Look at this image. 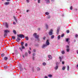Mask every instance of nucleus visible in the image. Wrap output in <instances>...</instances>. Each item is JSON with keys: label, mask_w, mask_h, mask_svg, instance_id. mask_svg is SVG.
Returning <instances> with one entry per match:
<instances>
[{"label": "nucleus", "mask_w": 78, "mask_h": 78, "mask_svg": "<svg viewBox=\"0 0 78 78\" xmlns=\"http://www.w3.org/2000/svg\"><path fill=\"white\" fill-rule=\"evenodd\" d=\"M25 46H26V47H27V46H28V44L27 43H26L25 44Z\"/></svg>", "instance_id": "37998d69"}, {"label": "nucleus", "mask_w": 78, "mask_h": 78, "mask_svg": "<svg viewBox=\"0 0 78 78\" xmlns=\"http://www.w3.org/2000/svg\"><path fill=\"white\" fill-rule=\"evenodd\" d=\"M58 39H60V35H58Z\"/></svg>", "instance_id": "c9c22d12"}, {"label": "nucleus", "mask_w": 78, "mask_h": 78, "mask_svg": "<svg viewBox=\"0 0 78 78\" xmlns=\"http://www.w3.org/2000/svg\"><path fill=\"white\" fill-rule=\"evenodd\" d=\"M48 25H47V24H46V29H47V30L48 29Z\"/></svg>", "instance_id": "7c9ffc66"}, {"label": "nucleus", "mask_w": 78, "mask_h": 78, "mask_svg": "<svg viewBox=\"0 0 78 78\" xmlns=\"http://www.w3.org/2000/svg\"><path fill=\"white\" fill-rule=\"evenodd\" d=\"M46 45H47V46L50 45V43L49 42V40H47L46 42Z\"/></svg>", "instance_id": "423d86ee"}, {"label": "nucleus", "mask_w": 78, "mask_h": 78, "mask_svg": "<svg viewBox=\"0 0 78 78\" xmlns=\"http://www.w3.org/2000/svg\"><path fill=\"white\" fill-rule=\"evenodd\" d=\"M49 13H48V12H46L45 13V14H46V15H49Z\"/></svg>", "instance_id": "bb28decb"}, {"label": "nucleus", "mask_w": 78, "mask_h": 78, "mask_svg": "<svg viewBox=\"0 0 78 78\" xmlns=\"http://www.w3.org/2000/svg\"><path fill=\"white\" fill-rule=\"evenodd\" d=\"M62 64H64V62H62Z\"/></svg>", "instance_id": "5fc2aeb1"}, {"label": "nucleus", "mask_w": 78, "mask_h": 78, "mask_svg": "<svg viewBox=\"0 0 78 78\" xmlns=\"http://www.w3.org/2000/svg\"><path fill=\"white\" fill-rule=\"evenodd\" d=\"M66 48H67L66 49V51L67 52H69L70 50V49L69 48V46L68 45H67L66 46Z\"/></svg>", "instance_id": "39448f33"}, {"label": "nucleus", "mask_w": 78, "mask_h": 78, "mask_svg": "<svg viewBox=\"0 0 78 78\" xmlns=\"http://www.w3.org/2000/svg\"><path fill=\"white\" fill-rule=\"evenodd\" d=\"M37 70L38 71L40 70H41V69L39 67L37 68Z\"/></svg>", "instance_id": "2f4dec72"}, {"label": "nucleus", "mask_w": 78, "mask_h": 78, "mask_svg": "<svg viewBox=\"0 0 78 78\" xmlns=\"http://www.w3.org/2000/svg\"><path fill=\"white\" fill-rule=\"evenodd\" d=\"M75 36H76V37H78V35L77 34H76L75 35Z\"/></svg>", "instance_id": "6e6d98bb"}, {"label": "nucleus", "mask_w": 78, "mask_h": 78, "mask_svg": "<svg viewBox=\"0 0 78 78\" xmlns=\"http://www.w3.org/2000/svg\"><path fill=\"white\" fill-rule=\"evenodd\" d=\"M25 38L26 40H27V41H28V36L26 37H25Z\"/></svg>", "instance_id": "c85d7f7f"}, {"label": "nucleus", "mask_w": 78, "mask_h": 78, "mask_svg": "<svg viewBox=\"0 0 78 78\" xmlns=\"http://www.w3.org/2000/svg\"><path fill=\"white\" fill-rule=\"evenodd\" d=\"M64 34H62L61 36V37H64Z\"/></svg>", "instance_id": "f704fd0d"}, {"label": "nucleus", "mask_w": 78, "mask_h": 78, "mask_svg": "<svg viewBox=\"0 0 78 78\" xmlns=\"http://www.w3.org/2000/svg\"><path fill=\"white\" fill-rule=\"evenodd\" d=\"M59 59H60V62H61L62 61V58H61V56L59 57Z\"/></svg>", "instance_id": "6ab92c4d"}, {"label": "nucleus", "mask_w": 78, "mask_h": 78, "mask_svg": "<svg viewBox=\"0 0 78 78\" xmlns=\"http://www.w3.org/2000/svg\"><path fill=\"white\" fill-rule=\"evenodd\" d=\"M5 5H9V2H7L5 3Z\"/></svg>", "instance_id": "5701e85b"}, {"label": "nucleus", "mask_w": 78, "mask_h": 78, "mask_svg": "<svg viewBox=\"0 0 78 78\" xmlns=\"http://www.w3.org/2000/svg\"><path fill=\"white\" fill-rule=\"evenodd\" d=\"M13 25H16V23L15 22H13Z\"/></svg>", "instance_id": "4c0bfd02"}, {"label": "nucleus", "mask_w": 78, "mask_h": 78, "mask_svg": "<svg viewBox=\"0 0 78 78\" xmlns=\"http://www.w3.org/2000/svg\"><path fill=\"white\" fill-rule=\"evenodd\" d=\"M35 55L36 54H35V53H33V55L34 56H35Z\"/></svg>", "instance_id": "864d4df0"}, {"label": "nucleus", "mask_w": 78, "mask_h": 78, "mask_svg": "<svg viewBox=\"0 0 78 78\" xmlns=\"http://www.w3.org/2000/svg\"><path fill=\"white\" fill-rule=\"evenodd\" d=\"M25 56H26V57L27 56H28V53H27V52H26L25 53Z\"/></svg>", "instance_id": "393cba45"}, {"label": "nucleus", "mask_w": 78, "mask_h": 78, "mask_svg": "<svg viewBox=\"0 0 78 78\" xmlns=\"http://www.w3.org/2000/svg\"><path fill=\"white\" fill-rule=\"evenodd\" d=\"M28 11H29V10H27V12H28Z\"/></svg>", "instance_id": "0e129e2a"}, {"label": "nucleus", "mask_w": 78, "mask_h": 78, "mask_svg": "<svg viewBox=\"0 0 78 78\" xmlns=\"http://www.w3.org/2000/svg\"><path fill=\"white\" fill-rule=\"evenodd\" d=\"M16 22H17V19L15 20Z\"/></svg>", "instance_id": "bf43d9fd"}, {"label": "nucleus", "mask_w": 78, "mask_h": 78, "mask_svg": "<svg viewBox=\"0 0 78 78\" xmlns=\"http://www.w3.org/2000/svg\"><path fill=\"white\" fill-rule=\"evenodd\" d=\"M43 65L44 66H45V65H46V63H45V62H44L43 63Z\"/></svg>", "instance_id": "ea45409f"}, {"label": "nucleus", "mask_w": 78, "mask_h": 78, "mask_svg": "<svg viewBox=\"0 0 78 78\" xmlns=\"http://www.w3.org/2000/svg\"><path fill=\"white\" fill-rule=\"evenodd\" d=\"M33 60H34V57L33 56L32 58Z\"/></svg>", "instance_id": "3c124183"}, {"label": "nucleus", "mask_w": 78, "mask_h": 78, "mask_svg": "<svg viewBox=\"0 0 78 78\" xmlns=\"http://www.w3.org/2000/svg\"><path fill=\"white\" fill-rule=\"evenodd\" d=\"M73 9V7H72V6H71L70 7V10H72Z\"/></svg>", "instance_id": "72a5a7b5"}, {"label": "nucleus", "mask_w": 78, "mask_h": 78, "mask_svg": "<svg viewBox=\"0 0 78 78\" xmlns=\"http://www.w3.org/2000/svg\"><path fill=\"white\" fill-rule=\"evenodd\" d=\"M28 52L29 54H31V51H28Z\"/></svg>", "instance_id": "49530a36"}, {"label": "nucleus", "mask_w": 78, "mask_h": 78, "mask_svg": "<svg viewBox=\"0 0 78 78\" xmlns=\"http://www.w3.org/2000/svg\"><path fill=\"white\" fill-rule=\"evenodd\" d=\"M16 38V37L15 36H12V39L14 40Z\"/></svg>", "instance_id": "aec40b11"}, {"label": "nucleus", "mask_w": 78, "mask_h": 78, "mask_svg": "<svg viewBox=\"0 0 78 78\" xmlns=\"http://www.w3.org/2000/svg\"><path fill=\"white\" fill-rule=\"evenodd\" d=\"M48 76H49V77H52V75H51V74H49L48 75Z\"/></svg>", "instance_id": "c756f323"}, {"label": "nucleus", "mask_w": 78, "mask_h": 78, "mask_svg": "<svg viewBox=\"0 0 78 78\" xmlns=\"http://www.w3.org/2000/svg\"><path fill=\"white\" fill-rule=\"evenodd\" d=\"M13 17L14 18V19H15V20H16V17H15V16H13Z\"/></svg>", "instance_id": "09e8293b"}, {"label": "nucleus", "mask_w": 78, "mask_h": 78, "mask_svg": "<svg viewBox=\"0 0 78 78\" xmlns=\"http://www.w3.org/2000/svg\"><path fill=\"white\" fill-rule=\"evenodd\" d=\"M29 49H30V50H31V48H29Z\"/></svg>", "instance_id": "69168bd1"}, {"label": "nucleus", "mask_w": 78, "mask_h": 78, "mask_svg": "<svg viewBox=\"0 0 78 78\" xmlns=\"http://www.w3.org/2000/svg\"><path fill=\"white\" fill-rule=\"evenodd\" d=\"M8 2H9V1H10V0H6Z\"/></svg>", "instance_id": "e2e57ef3"}, {"label": "nucleus", "mask_w": 78, "mask_h": 78, "mask_svg": "<svg viewBox=\"0 0 78 78\" xmlns=\"http://www.w3.org/2000/svg\"><path fill=\"white\" fill-rule=\"evenodd\" d=\"M66 42H68L69 41V38H67L66 40Z\"/></svg>", "instance_id": "58836bf2"}, {"label": "nucleus", "mask_w": 78, "mask_h": 78, "mask_svg": "<svg viewBox=\"0 0 78 78\" xmlns=\"http://www.w3.org/2000/svg\"><path fill=\"white\" fill-rule=\"evenodd\" d=\"M67 70L68 71H69V66H67Z\"/></svg>", "instance_id": "473e14b6"}, {"label": "nucleus", "mask_w": 78, "mask_h": 78, "mask_svg": "<svg viewBox=\"0 0 78 78\" xmlns=\"http://www.w3.org/2000/svg\"><path fill=\"white\" fill-rule=\"evenodd\" d=\"M47 45L46 44H44L42 46V48H44L45 47H47Z\"/></svg>", "instance_id": "6e6552de"}, {"label": "nucleus", "mask_w": 78, "mask_h": 78, "mask_svg": "<svg viewBox=\"0 0 78 78\" xmlns=\"http://www.w3.org/2000/svg\"><path fill=\"white\" fill-rule=\"evenodd\" d=\"M15 53L16 55H17V54H18V51H17V49H16L15 50Z\"/></svg>", "instance_id": "9b49d317"}, {"label": "nucleus", "mask_w": 78, "mask_h": 78, "mask_svg": "<svg viewBox=\"0 0 78 78\" xmlns=\"http://www.w3.org/2000/svg\"><path fill=\"white\" fill-rule=\"evenodd\" d=\"M48 57L50 59H52V57L51 55H48Z\"/></svg>", "instance_id": "9d476101"}, {"label": "nucleus", "mask_w": 78, "mask_h": 78, "mask_svg": "<svg viewBox=\"0 0 78 78\" xmlns=\"http://www.w3.org/2000/svg\"><path fill=\"white\" fill-rule=\"evenodd\" d=\"M38 3H40V0H38Z\"/></svg>", "instance_id": "a18cd8bd"}, {"label": "nucleus", "mask_w": 78, "mask_h": 78, "mask_svg": "<svg viewBox=\"0 0 78 78\" xmlns=\"http://www.w3.org/2000/svg\"><path fill=\"white\" fill-rule=\"evenodd\" d=\"M17 37H20V38H22L23 37V38H24V35L23 34H18L17 35Z\"/></svg>", "instance_id": "7ed1b4c3"}, {"label": "nucleus", "mask_w": 78, "mask_h": 78, "mask_svg": "<svg viewBox=\"0 0 78 78\" xmlns=\"http://www.w3.org/2000/svg\"><path fill=\"white\" fill-rule=\"evenodd\" d=\"M8 67V66H5L4 67V68L5 69H7Z\"/></svg>", "instance_id": "b1692460"}, {"label": "nucleus", "mask_w": 78, "mask_h": 78, "mask_svg": "<svg viewBox=\"0 0 78 78\" xmlns=\"http://www.w3.org/2000/svg\"><path fill=\"white\" fill-rule=\"evenodd\" d=\"M65 68L66 67L65 66H64L62 68V70H65Z\"/></svg>", "instance_id": "cd10ccee"}, {"label": "nucleus", "mask_w": 78, "mask_h": 78, "mask_svg": "<svg viewBox=\"0 0 78 78\" xmlns=\"http://www.w3.org/2000/svg\"><path fill=\"white\" fill-rule=\"evenodd\" d=\"M51 17V16H50V15H48V16L47 17V19H50V18Z\"/></svg>", "instance_id": "4468645a"}, {"label": "nucleus", "mask_w": 78, "mask_h": 78, "mask_svg": "<svg viewBox=\"0 0 78 78\" xmlns=\"http://www.w3.org/2000/svg\"><path fill=\"white\" fill-rule=\"evenodd\" d=\"M58 66H56L55 68V70H57V69H58Z\"/></svg>", "instance_id": "4be33fe9"}, {"label": "nucleus", "mask_w": 78, "mask_h": 78, "mask_svg": "<svg viewBox=\"0 0 78 78\" xmlns=\"http://www.w3.org/2000/svg\"><path fill=\"white\" fill-rule=\"evenodd\" d=\"M33 51H34V52H36V50L34 49L33 50Z\"/></svg>", "instance_id": "4d7b16f0"}, {"label": "nucleus", "mask_w": 78, "mask_h": 78, "mask_svg": "<svg viewBox=\"0 0 78 78\" xmlns=\"http://www.w3.org/2000/svg\"><path fill=\"white\" fill-rule=\"evenodd\" d=\"M4 33H5L4 34V36H7V33H9V30H5L4 31Z\"/></svg>", "instance_id": "f257e3e1"}, {"label": "nucleus", "mask_w": 78, "mask_h": 78, "mask_svg": "<svg viewBox=\"0 0 78 78\" xmlns=\"http://www.w3.org/2000/svg\"><path fill=\"white\" fill-rule=\"evenodd\" d=\"M5 25L6 28H8L9 25H8V23H5Z\"/></svg>", "instance_id": "1a4fd4ad"}, {"label": "nucleus", "mask_w": 78, "mask_h": 78, "mask_svg": "<svg viewBox=\"0 0 78 78\" xmlns=\"http://www.w3.org/2000/svg\"><path fill=\"white\" fill-rule=\"evenodd\" d=\"M55 64H56V65H58V62H56V63H55Z\"/></svg>", "instance_id": "680f3d73"}, {"label": "nucleus", "mask_w": 78, "mask_h": 78, "mask_svg": "<svg viewBox=\"0 0 78 78\" xmlns=\"http://www.w3.org/2000/svg\"><path fill=\"white\" fill-rule=\"evenodd\" d=\"M5 54L3 53L1 54V56H2V57H3V56H5Z\"/></svg>", "instance_id": "2eb2a0df"}, {"label": "nucleus", "mask_w": 78, "mask_h": 78, "mask_svg": "<svg viewBox=\"0 0 78 78\" xmlns=\"http://www.w3.org/2000/svg\"><path fill=\"white\" fill-rule=\"evenodd\" d=\"M55 37V36L54 35H52L51 37V39H53Z\"/></svg>", "instance_id": "a211bd4d"}, {"label": "nucleus", "mask_w": 78, "mask_h": 78, "mask_svg": "<svg viewBox=\"0 0 78 78\" xmlns=\"http://www.w3.org/2000/svg\"><path fill=\"white\" fill-rule=\"evenodd\" d=\"M8 59V58L7 57H5L4 58V59L5 61H7Z\"/></svg>", "instance_id": "f8f14e48"}, {"label": "nucleus", "mask_w": 78, "mask_h": 78, "mask_svg": "<svg viewBox=\"0 0 78 78\" xmlns=\"http://www.w3.org/2000/svg\"><path fill=\"white\" fill-rule=\"evenodd\" d=\"M27 3H29V2H30V1L29 0H27Z\"/></svg>", "instance_id": "c03bdc74"}, {"label": "nucleus", "mask_w": 78, "mask_h": 78, "mask_svg": "<svg viewBox=\"0 0 78 78\" xmlns=\"http://www.w3.org/2000/svg\"><path fill=\"white\" fill-rule=\"evenodd\" d=\"M55 0H51V2H54Z\"/></svg>", "instance_id": "13d9d810"}, {"label": "nucleus", "mask_w": 78, "mask_h": 78, "mask_svg": "<svg viewBox=\"0 0 78 78\" xmlns=\"http://www.w3.org/2000/svg\"><path fill=\"white\" fill-rule=\"evenodd\" d=\"M68 42V44H69V43H70V41H68V42Z\"/></svg>", "instance_id": "de8ad7c7"}, {"label": "nucleus", "mask_w": 78, "mask_h": 78, "mask_svg": "<svg viewBox=\"0 0 78 78\" xmlns=\"http://www.w3.org/2000/svg\"><path fill=\"white\" fill-rule=\"evenodd\" d=\"M53 30L52 29H51L50 30V31L48 33V34L49 35H50V36H51L53 35Z\"/></svg>", "instance_id": "f03ea898"}, {"label": "nucleus", "mask_w": 78, "mask_h": 78, "mask_svg": "<svg viewBox=\"0 0 78 78\" xmlns=\"http://www.w3.org/2000/svg\"><path fill=\"white\" fill-rule=\"evenodd\" d=\"M61 53H62V54H64V53H65V52L64 51H62Z\"/></svg>", "instance_id": "a878e982"}, {"label": "nucleus", "mask_w": 78, "mask_h": 78, "mask_svg": "<svg viewBox=\"0 0 78 78\" xmlns=\"http://www.w3.org/2000/svg\"><path fill=\"white\" fill-rule=\"evenodd\" d=\"M33 36H35V38H36V39H38V38H39V35H37V34L36 33H34V34H33Z\"/></svg>", "instance_id": "20e7f679"}, {"label": "nucleus", "mask_w": 78, "mask_h": 78, "mask_svg": "<svg viewBox=\"0 0 78 78\" xmlns=\"http://www.w3.org/2000/svg\"><path fill=\"white\" fill-rule=\"evenodd\" d=\"M22 49H24V48H25V47L24 46H22Z\"/></svg>", "instance_id": "e433bc0d"}, {"label": "nucleus", "mask_w": 78, "mask_h": 78, "mask_svg": "<svg viewBox=\"0 0 78 78\" xmlns=\"http://www.w3.org/2000/svg\"><path fill=\"white\" fill-rule=\"evenodd\" d=\"M24 44V43H23V42H22L21 43V46H23Z\"/></svg>", "instance_id": "dca6fc26"}, {"label": "nucleus", "mask_w": 78, "mask_h": 78, "mask_svg": "<svg viewBox=\"0 0 78 78\" xmlns=\"http://www.w3.org/2000/svg\"><path fill=\"white\" fill-rule=\"evenodd\" d=\"M59 29H58L57 30V34H59Z\"/></svg>", "instance_id": "ddd939ff"}, {"label": "nucleus", "mask_w": 78, "mask_h": 78, "mask_svg": "<svg viewBox=\"0 0 78 78\" xmlns=\"http://www.w3.org/2000/svg\"><path fill=\"white\" fill-rule=\"evenodd\" d=\"M43 40H45V37H44L43 38Z\"/></svg>", "instance_id": "8fccbe9b"}, {"label": "nucleus", "mask_w": 78, "mask_h": 78, "mask_svg": "<svg viewBox=\"0 0 78 78\" xmlns=\"http://www.w3.org/2000/svg\"><path fill=\"white\" fill-rule=\"evenodd\" d=\"M67 33H69V30H67Z\"/></svg>", "instance_id": "603ef678"}, {"label": "nucleus", "mask_w": 78, "mask_h": 78, "mask_svg": "<svg viewBox=\"0 0 78 78\" xmlns=\"http://www.w3.org/2000/svg\"><path fill=\"white\" fill-rule=\"evenodd\" d=\"M77 67H78V64H77Z\"/></svg>", "instance_id": "774afa93"}, {"label": "nucleus", "mask_w": 78, "mask_h": 78, "mask_svg": "<svg viewBox=\"0 0 78 78\" xmlns=\"http://www.w3.org/2000/svg\"><path fill=\"white\" fill-rule=\"evenodd\" d=\"M19 49L21 51H22V49L21 48H19Z\"/></svg>", "instance_id": "a19ab883"}, {"label": "nucleus", "mask_w": 78, "mask_h": 78, "mask_svg": "<svg viewBox=\"0 0 78 78\" xmlns=\"http://www.w3.org/2000/svg\"><path fill=\"white\" fill-rule=\"evenodd\" d=\"M13 32L14 33V34H16V30H13Z\"/></svg>", "instance_id": "f3484780"}, {"label": "nucleus", "mask_w": 78, "mask_h": 78, "mask_svg": "<svg viewBox=\"0 0 78 78\" xmlns=\"http://www.w3.org/2000/svg\"><path fill=\"white\" fill-rule=\"evenodd\" d=\"M20 71H23V69L22 68H21L20 69Z\"/></svg>", "instance_id": "79ce46f5"}, {"label": "nucleus", "mask_w": 78, "mask_h": 78, "mask_svg": "<svg viewBox=\"0 0 78 78\" xmlns=\"http://www.w3.org/2000/svg\"><path fill=\"white\" fill-rule=\"evenodd\" d=\"M50 0H47V4H48L49 3H50Z\"/></svg>", "instance_id": "412c9836"}, {"label": "nucleus", "mask_w": 78, "mask_h": 78, "mask_svg": "<svg viewBox=\"0 0 78 78\" xmlns=\"http://www.w3.org/2000/svg\"><path fill=\"white\" fill-rule=\"evenodd\" d=\"M44 78H48V77L47 76H45Z\"/></svg>", "instance_id": "052dcab7"}, {"label": "nucleus", "mask_w": 78, "mask_h": 78, "mask_svg": "<svg viewBox=\"0 0 78 78\" xmlns=\"http://www.w3.org/2000/svg\"><path fill=\"white\" fill-rule=\"evenodd\" d=\"M38 30H40V28H38Z\"/></svg>", "instance_id": "338daca9"}, {"label": "nucleus", "mask_w": 78, "mask_h": 78, "mask_svg": "<svg viewBox=\"0 0 78 78\" xmlns=\"http://www.w3.org/2000/svg\"><path fill=\"white\" fill-rule=\"evenodd\" d=\"M21 39L19 37H18L17 38V39H16V41L17 42H19L20 41Z\"/></svg>", "instance_id": "0eeeda50"}]
</instances>
